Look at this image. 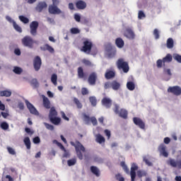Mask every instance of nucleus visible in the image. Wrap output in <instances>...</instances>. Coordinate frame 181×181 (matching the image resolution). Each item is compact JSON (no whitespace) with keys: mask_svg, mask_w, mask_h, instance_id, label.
Wrapping results in <instances>:
<instances>
[{"mask_svg":"<svg viewBox=\"0 0 181 181\" xmlns=\"http://www.w3.org/2000/svg\"><path fill=\"white\" fill-rule=\"evenodd\" d=\"M7 151L10 155H16V151L12 147H7Z\"/></svg>","mask_w":181,"mask_h":181,"instance_id":"obj_51","label":"nucleus"},{"mask_svg":"<svg viewBox=\"0 0 181 181\" xmlns=\"http://www.w3.org/2000/svg\"><path fill=\"white\" fill-rule=\"evenodd\" d=\"M105 49L108 57H110V58L114 57V56H115L117 53V50H115L114 47H112V45H111V43L106 44L105 45Z\"/></svg>","mask_w":181,"mask_h":181,"instance_id":"obj_6","label":"nucleus"},{"mask_svg":"<svg viewBox=\"0 0 181 181\" xmlns=\"http://www.w3.org/2000/svg\"><path fill=\"white\" fill-rule=\"evenodd\" d=\"M111 87V82H105L104 84V88L107 90V88H110Z\"/></svg>","mask_w":181,"mask_h":181,"instance_id":"obj_58","label":"nucleus"},{"mask_svg":"<svg viewBox=\"0 0 181 181\" xmlns=\"http://www.w3.org/2000/svg\"><path fill=\"white\" fill-rule=\"evenodd\" d=\"M70 32L71 35H78V33H80V30L77 28H71Z\"/></svg>","mask_w":181,"mask_h":181,"instance_id":"obj_47","label":"nucleus"},{"mask_svg":"<svg viewBox=\"0 0 181 181\" xmlns=\"http://www.w3.org/2000/svg\"><path fill=\"white\" fill-rule=\"evenodd\" d=\"M12 92L11 90H1L0 97H11Z\"/></svg>","mask_w":181,"mask_h":181,"instance_id":"obj_32","label":"nucleus"},{"mask_svg":"<svg viewBox=\"0 0 181 181\" xmlns=\"http://www.w3.org/2000/svg\"><path fill=\"white\" fill-rule=\"evenodd\" d=\"M77 163V160L76 158H71L67 160L68 166H74Z\"/></svg>","mask_w":181,"mask_h":181,"instance_id":"obj_42","label":"nucleus"},{"mask_svg":"<svg viewBox=\"0 0 181 181\" xmlns=\"http://www.w3.org/2000/svg\"><path fill=\"white\" fill-rule=\"evenodd\" d=\"M77 73L78 78H84V77H86V73H84L83 67L79 66L77 69Z\"/></svg>","mask_w":181,"mask_h":181,"instance_id":"obj_29","label":"nucleus"},{"mask_svg":"<svg viewBox=\"0 0 181 181\" xmlns=\"http://www.w3.org/2000/svg\"><path fill=\"white\" fill-rule=\"evenodd\" d=\"M95 141L98 144H105V138L100 134H96Z\"/></svg>","mask_w":181,"mask_h":181,"instance_id":"obj_28","label":"nucleus"},{"mask_svg":"<svg viewBox=\"0 0 181 181\" xmlns=\"http://www.w3.org/2000/svg\"><path fill=\"white\" fill-rule=\"evenodd\" d=\"M174 42L173 38H168L167 40V47L168 49H173Z\"/></svg>","mask_w":181,"mask_h":181,"instance_id":"obj_35","label":"nucleus"},{"mask_svg":"<svg viewBox=\"0 0 181 181\" xmlns=\"http://www.w3.org/2000/svg\"><path fill=\"white\" fill-rule=\"evenodd\" d=\"M74 103L76 104L77 108H78L79 110H81V108H83V104H81V102H80V100L77 98H74Z\"/></svg>","mask_w":181,"mask_h":181,"instance_id":"obj_37","label":"nucleus"},{"mask_svg":"<svg viewBox=\"0 0 181 181\" xmlns=\"http://www.w3.org/2000/svg\"><path fill=\"white\" fill-rule=\"evenodd\" d=\"M158 151L160 155H162V156H164V158H168V156H169V153H168V151H166V146L165 144H160V146H158Z\"/></svg>","mask_w":181,"mask_h":181,"instance_id":"obj_17","label":"nucleus"},{"mask_svg":"<svg viewBox=\"0 0 181 181\" xmlns=\"http://www.w3.org/2000/svg\"><path fill=\"white\" fill-rule=\"evenodd\" d=\"M169 163L173 168H177V161L176 162L175 159L170 158L169 160Z\"/></svg>","mask_w":181,"mask_h":181,"instance_id":"obj_45","label":"nucleus"},{"mask_svg":"<svg viewBox=\"0 0 181 181\" xmlns=\"http://www.w3.org/2000/svg\"><path fill=\"white\" fill-rule=\"evenodd\" d=\"M61 114L63 119H65V121H70V119L66 116V113H64V112H62Z\"/></svg>","mask_w":181,"mask_h":181,"instance_id":"obj_59","label":"nucleus"},{"mask_svg":"<svg viewBox=\"0 0 181 181\" xmlns=\"http://www.w3.org/2000/svg\"><path fill=\"white\" fill-rule=\"evenodd\" d=\"M18 107L19 108V110H23L25 108V105L23 104V103L21 102L18 103Z\"/></svg>","mask_w":181,"mask_h":181,"instance_id":"obj_64","label":"nucleus"},{"mask_svg":"<svg viewBox=\"0 0 181 181\" xmlns=\"http://www.w3.org/2000/svg\"><path fill=\"white\" fill-rule=\"evenodd\" d=\"M25 104L27 105L28 109L29 110L30 114H33V115H39V112L36 110V107L30 103L28 100H25Z\"/></svg>","mask_w":181,"mask_h":181,"instance_id":"obj_13","label":"nucleus"},{"mask_svg":"<svg viewBox=\"0 0 181 181\" xmlns=\"http://www.w3.org/2000/svg\"><path fill=\"white\" fill-rule=\"evenodd\" d=\"M51 81L54 86H57V74H53L51 76Z\"/></svg>","mask_w":181,"mask_h":181,"instance_id":"obj_41","label":"nucleus"},{"mask_svg":"<svg viewBox=\"0 0 181 181\" xmlns=\"http://www.w3.org/2000/svg\"><path fill=\"white\" fill-rule=\"evenodd\" d=\"M82 63L83 64H85V66H88V67H91V66H93V63H91V61L86 59H82Z\"/></svg>","mask_w":181,"mask_h":181,"instance_id":"obj_43","label":"nucleus"},{"mask_svg":"<svg viewBox=\"0 0 181 181\" xmlns=\"http://www.w3.org/2000/svg\"><path fill=\"white\" fill-rule=\"evenodd\" d=\"M47 8V4L45 1L39 2L37 6L35 7L37 12H42L44 9H46Z\"/></svg>","mask_w":181,"mask_h":181,"instance_id":"obj_19","label":"nucleus"},{"mask_svg":"<svg viewBox=\"0 0 181 181\" xmlns=\"http://www.w3.org/2000/svg\"><path fill=\"white\" fill-rule=\"evenodd\" d=\"M76 6L77 9H86L87 8V4L84 1L79 0L76 2Z\"/></svg>","mask_w":181,"mask_h":181,"instance_id":"obj_22","label":"nucleus"},{"mask_svg":"<svg viewBox=\"0 0 181 181\" xmlns=\"http://www.w3.org/2000/svg\"><path fill=\"white\" fill-rule=\"evenodd\" d=\"M111 88L112 90H115V91H117L121 88V83L117 81H113L111 82Z\"/></svg>","mask_w":181,"mask_h":181,"instance_id":"obj_27","label":"nucleus"},{"mask_svg":"<svg viewBox=\"0 0 181 181\" xmlns=\"http://www.w3.org/2000/svg\"><path fill=\"white\" fill-rule=\"evenodd\" d=\"M153 35H154L155 39H156V40L159 39V37H160L159 30H158L157 28L154 29Z\"/></svg>","mask_w":181,"mask_h":181,"instance_id":"obj_50","label":"nucleus"},{"mask_svg":"<svg viewBox=\"0 0 181 181\" xmlns=\"http://www.w3.org/2000/svg\"><path fill=\"white\" fill-rule=\"evenodd\" d=\"M117 69L119 70H123L124 73H128L129 71V65L128 62L124 61V59L120 58L117 62Z\"/></svg>","mask_w":181,"mask_h":181,"instance_id":"obj_4","label":"nucleus"},{"mask_svg":"<svg viewBox=\"0 0 181 181\" xmlns=\"http://www.w3.org/2000/svg\"><path fill=\"white\" fill-rule=\"evenodd\" d=\"M173 59L176 60L178 63H181V55L179 54H174Z\"/></svg>","mask_w":181,"mask_h":181,"instance_id":"obj_49","label":"nucleus"},{"mask_svg":"<svg viewBox=\"0 0 181 181\" xmlns=\"http://www.w3.org/2000/svg\"><path fill=\"white\" fill-rule=\"evenodd\" d=\"M145 17H146L145 13H144V11H139L138 14L139 19H142V18H145Z\"/></svg>","mask_w":181,"mask_h":181,"instance_id":"obj_54","label":"nucleus"},{"mask_svg":"<svg viewBox=\"0 0 181 181\" xmlns=\"http://www.w3.org/2000/svg\"><path fill=\"white\" fill-rule=\"evenodd\" d=\"M18 18L21 21V22H23V23L26 24L29 22V18L23 16H19Z\"/></svg>","mask_w":181,"mask_h":181,"instance_id":"obj_44","label":"nucleus"},{"mask_svg":"<svg viewBox=\"0 0 181 181\" xmlns=\"http://www.w3.org/2000/svg\"><path fill=\"white\" fill-rule=\"evenodd\" d=\"M97 78L98 76H97V73L92 72L88 78V81L90 86H95V83L97 82Z\"/></svg>","mask_w":181,"mask_h":181,"instance_id":"obj_14","label":"nucleus"},{"mask_svg":"<svg viewBox=\"0 0 181 181\" xmlns=\"http://www.w3.org/2000/svg\"><path fill=\"white\" fill-rule=\"evenodd\" d=\"M133 122L134 125L139 127L140 129H145V122L139 117H133Z\"/></svg>","mask_w":181,"mask_h":181,"instance_id":"obj_9","label":"nucleus"},{"mask_svg":"<svg viewBox=\"0 0 181 181\" xmlns=\"http://www.w3.org/2000/svg\"><path fill=\"white\" fill-rule=\"evenodd\" d=\"M89 101L93 107L97 105V98H95V96L89 97Z\"/></svg>","mask_w":181,"mask_h":181,"instance_id":"obj_36","label":"nucleus"},{"mask_svg":"<svg viewBox=\"0 0 181 181\" xmlns=\"http://www.w3.org/2000/svg\"><path fill=\"white\" fill-rule=\"evenodd\" d=\"M22 44L25 47H29V49H33V46L35 43H36V41L33 40V38L29 35H25L22 40H21Z\"/></svg>","mask_w":181,"mask_h":181,"instance_id":"obj_5","label":"nucleus"},{"mask_svg":"<svg viewBox=\"0 0 181 181\" xmlns=\"http://www.w3.org/2000/svg\"><path fill=\"white\" fill-rule=\"evenodd\" d=\"M39 28V23L37 21H33L30 24V35L36 36L37 35V28Z\"/></svg>","mask_w":181,"mask_h":181,"instance_id":"obj_7","label":"nucleus"},{"mask_svg":"<svg viewBox=\"0 0 181 181\" xmlns=\"http://www.w3.org/2000/svg\"><path fill=\"white\" fill-rule=\"evenodd\" d=\"M33 141L34 144H40V138L39 136L35 137Z\"/></svg>","mask_w":181,"mask_h":181,"instance_id":"obj_60","label":"nucleus"},{"mask_svg":"<svg viewBox=\"0 0 181 181\" xmlns=\"http://www.w3.org/2000/svg\"><path fill=\"white\" fill-rule=\"evenodd\" d=\"M105 77L107 80L114 78V77H115V71L107 69L105 74Z\"/></svg>","mask_w":181,"mask_h":181,"instance_id":"obj_24","label":"nucleus"},{"mask_svg":"<svg viewBox=\"0 0 181 181\" xmlns=\"http://www.w3.org/2000/svg\"><path fill=\"white\" fill-rule=\"evenodd\" d=\"M49 13L52 15H60L62 10L57 8V6L50 5L48 8Z\"/></svg>","mask_w":181,"mask_h":181,"instance_id":"obj_16","label":"nucleus"},{"mask_svg":"<svg viewBox=\"0 0 181 181\" xmlns=\"http://www.w3.org/2000/svg\"><path fill=\"white\" fill-rule=\"evenodd\" d=\"M44 125H45V128H47V129H49V131H54V127L53 125L50 124L45 122Z\"/></svg>","mask_w":181,"mask_h":181,"instance_id":"obj_48","label":"nucleus"},{"mask_svg":"<svg viewBox=\"0 0 181 181\" xmlns=\"http://www.w3.org/2000/svg\"><path fill=\"white\" fill-rule=\"evenodd\" d=\"M127 87L129 91H134L135 90V83L132 81H129L127 83Z\"/></svg>","mask_w":181,"mask_h":181,"instance_id":"obj_34","label":"nucleus"},{"mask_svg":"<svg viewBox=\"0 0 181 181\" xmlns=\"http://www.w3.org/2000/svg\"><path fill=\"white\" fill-rule=\"evenodd\" d=\"M158 69H162V64H163V59H158L156 62Z\"/></svg>","mask_w":181,"mask_h":181,"instance_id":"obj_53","label":"nucleus"},{"mask_svg":"<svg viewBox=\"0 0 181 181\" xmlns=\"http://www.w3.org/2000/svg\"><path fill=\"white\" fill-rule=\"evenodd\" d=\"M13 26L16 32H18V33H22V28H21V26H19L16 21H13Z\"/></svg>","mask_w":181,"mask_h":181,"instance_id":"obj_38","label":"nucleus"},{"mask_svg":"<svg viewBox=\"0 0 181 181\" xmlns=\"http://www.w3.org/2000/svg\"><path fill=\"white\" fill-rule=\"evenodd\" d=\"M115 45L119 49H122L124 47V45H125V42H124V40L121 37H117L115 40Z\"/></svg>","mask_w":181,"mask_h":181,"instance_id":"obj_25","label":"nucleus"},{"mask_svg":"<svg viewBox=\"0 0 181 181\" xmlns=\"http://www.w3.org/2000/svg\"><path fill=\"white\" fill-rule=\"evenodd\" d=\"M83 121H85L86 124H90V122H92L93 126H95L98 124L95 117H90V116L87 115L86 114H83Z\"/></svg>","mask_w":181,"mask_h":181,"instance_id":"obj_8","label":"nucleus"},{"mask_svg":"<svg viewBox=\"0 0 181 181\" xmlns=\"http://www.w3.org/2000/svg\"><path fill=\"white\" fill-rule=\"evenodd\" d=\"M13 72L16 74H21V73H22V69L20 67L15 66L13 69Z\"/></svg>","mask_w":181,"mask_h":181,"instance_id":"obj_52","label":"nucleus"},{"mask_svg":"<svg viewBox=\"0 0 181 181\" xmlns=\"http://www.w3.org/2000/svg\"><path fill=\"white\" fill-rule=\"evenodd\" d=\"M120 166H122V168H123V170L126 173L129 174V168H128V166H127V164H125V162L122 161L120 163Z\"/></svg>","mask_w":181,"mask_h":181,"instance_id":"obj_40","label":"nucleus"},{"mask_svg":"<svg viewBox=\"0 0 181 181\" xmlns=\"http://www.w3.org/2000/svg\"><path fill=\"white\" fill-rule=\"evenodd\" d=\"M114 106L115 107L113 108V111L116 115H119V117L124 119H127V118H128V111H127V110H119V105L117 103L114 104Z\"/></svg>","mask_w":181,"mask_h":181,"instance_id":"obj_2","label":"nucleus"},{"mask_svg":"<svg viewBox=\"0 0 181 181\" xmlns=\"http://www.w3.org/2000/svg\"><path fill=\"white\" fill-rule=\"evenodd\" d=\"M138 169V165L136 163H132L130 176L132 181H135V177H136V170Z\"/></svg>","mask_w":181,"mask_h":181,"instance_id":"obj_12","label":"nucleus"},{"mask_svg":"<svg viewBox=\"0 0 181 181\" xmlns=\"http://www.w3.org/2000/svg\"><path fill=\"white\" fill-rule=\"evenodd\" d=\"M124 36L127 37V39H135V33H134V31H132L131 28L126 29Z\"/></svg>","mask_w":181,"mask_h":181,"instance_id":"obj_20","label":"nucleus"},{"mask_svg":"<svg viewBox=\"0 0 181 181\" xmlns=\"http://www.w3.org/2000/svg\"><path fill=\"white\" fill-rule=\"evenodd\" d=\"M104 133L105 134L106 136L107 137V139H110L111 138V131L108 129H105L104 131Z\"/></svg>","mask_w":181,"mask_h":181,"instance_id":"obj_56","label":"nucleus"},{"mask_svg":"<svg viewBox=\"0 0 181 181\" xmlns=\"http://www.w3.org/2000/svg\"><path fill=\"white\" fill-rule=\"evenodd\" d=\"M90 172L93 173V175H95L96 177H100L101 175V171H100V169H98L97 166H94V165L90 166Z\"/></svg>","mask_w":181,"mask_h":181,"instance_id":"obj_23","label":"nucleus"},{"mask_svg":"<svg viewBox=\"0 0 181 181\" xmlns=\"http://www.w3.org/2000/svg\"><path fill=\"white\" fill-rule=\"evenodd\" d=\"M42 97L43 107L47 110H50V108H52V104L50 103V100H49V98H47V97H45V95H42Z\"/></svg>","mask_w":181,"mask_h":181,"instance_id":"obj_18","label":"nucleus"},{"mask_svg":"<svg viewBox=\"0 0 181 181\" xmlns=\"http://www.w3.org/2000/svg\"><path fill=\"white\" fill-rule=\"evenodd\" d=\"M74 19L76 22H80V21H81V17L78 14H75Z\"/></svg>","mask_w":181,"mask_h":181,"instance_id":"obj_61","label":"nucleus"},{"mask_svg":"<svg viewBox=\"0 0 181 181\" xmlns=\"http://www.w3.org/2000/svg\"><path fill=\"white\" fill-rule=\"evenodd\" d=\"M31 86H33L34 88H37V87H39V82H37V79H33L31 81Z\"/></svg>","mask_w":181,"mask_h":181,"instance_id":"obj_46","label":"nucleus"},{"mask_svg":"<svg viewBox=\"0 0 181 181\" xmlns=\"http://www.w3.org/2000/svg\"><path fill=\"white\" fill-rule=\"evenodd\" d=\"M145 175L146 173L141 170L137 171V175L139 177H142V176H145Z\"/></svg>","mask_w":181,"mask_h":181,"instance_id":"obj_63","label":"nucleus"},{"mask_svg":"<svg viewBox=\"0 0 181 181\" xmlns=\"http://www.w3.org/2000/svg\"><path fill=\"white\" fill-rule=\"evenodd\" d=\"M0 128H1V129H4V131H6V129H9V124L6 122H2L0 124Z\"/></svg>","mask_w":181,"mask_h":181,"instance_id":"obj_39","label":"nucleus"},{"mask_svg":"<svg viewBox=\"0 0 181 181\" xmlns=\"http://www.w3.org/2000/svg\"><path fill=\"white\" fill-rule=\"evenodd\" d=\"M101 104L103 107H105V108H111V106L112 105V100L110 98L105 97L102 99Z\"/></svg>","mask_w":181,"mask_h":181,"instance_id":"obj_15","label":"nucleus"},{"mask_svg":"<svg viewBox=\"0 0 181 181\" xmlns=\"http://www.w3.org/2000/svg\"><path fill=\"white\" fill-rule=\"evenodd\" d=\"M64 152L63 155L64 158H70V152L66 151V149L65 151H64Z\"/></svg>","mask_w":181,"mask_h":181,"instance_id":"obj_62","label":"nucleus"},{"mask_svg":"<svg viewBox=\"0 0 181 181\" xmlns=\"http://www.w3.org/2000/svg\"><path fill=\"white\" fill-rule=\"evenodd\" d=\"M83 46L81 48V52L90 54L91 53V49H93V42L88 39H85L83 42Z\"/></svg>","mask_w":181,"mask_h":181,"instance_id":"obj_3","label":"nucleus"},{"mask_svg":"<svg viewBox=\"0 0 181 181\" xmlns=\"http://www.w3.org/2000/svg\"><path fill=\"white\" fill-rule=\"evenodd\" d=\"M50 122H52V124H53L54 125H59L60 124V122H62V119L60 117H52L51 119H49Z\"/></svg>","mask_w":181,"mask_h":181,"instance_id":"obj_30","label":"nucleus"},{"mask_svg":"<svg viewBox=\"0 0 181 181\" xmlns=\"http://www.w3.org/2000/svg\"><path fill=\"white\" fill-rule=\"evenodd\" d=\"M33 66L35 71L40 70V67H42V59H40V57L37 56L34 58Z\"/></svg>","mask_w":181,"mask_h":181,"instance_id":"obj_10","label":"nucleus"},{"mask_svg":"<svg viewBox=\"0 0 181 181\" xmlns=\"http://www.w3.org/2000/svg\"><path fill=\"white\" fill-rule=\"evenodd\" d=\"M116 179L119 181H125V178L124 177L121 176V174L116 175Z\"/></svg>","mask_w":181,"mask_h":181,"instance_id":"obj_57","label":"nucleus"},{"mask_svg":"<svg viewBox=\"0 0 181 181\" xmlns=\"http://www.w3.org/2000/svg\"><path fill=\"white\" fill-rule=\"evenodd\" d=\"M70 144L71 145V146H74L78 159L82 160L83 153L86 152V148L84 147V146H83V144H81V142L77 140L75 142L70 141Z\"/></svg>","mask_w":181,"mask_h":181,"instance_id":"obj_1","label":"nucleus"},{"mask_svg":"<svg viewBox=\"0 0 181 181\" xmlns=\"http://www.w3.org/2000/svg\"><path fill=\"white\" fill-rule=\"evenodd\" d=\"M49 109V119H50L57 117V110H56V108L54 107H52Z\"/></svg>","mask_w":181,"mask_h":181,"instance_id":"obj_26","label":"nucleus"},{"mask_svg":"<svg viewBox=\"0 0 181 181\" xmlns=\"http://www.w3.org/2000/svg\"><path fill=\"white\" fill-rule=\"evenodd\" d=\"M40 50L42 52H46V50H47L49 53H54V48L48 44H45L44 46L40 47Z\"/></svg>","mask_w":181,"mask_h":181,"instance_id":"obj_21","label":"nucleus"},{"mask_svg":"<svg viewBox=\"0 0 181 181\" xmlns=\"http://www.w3.org/2000/svg\"><path fill=\"white\" fill-rule=\"evenodd\" d=\"M168 93H171L174 95H180L181 94V88L180 86H170L168 89Z\"/></svg>","mask_w":181,"mask_h":181,"instance_id":"obj_11","label":"nucleus"},{"mask_svg":"<svg viewBox=\"0 0 181 181\" xmlns=\"http://www.w3.org/2000/svg\"><path fill=\"white\" fill-rule=\"evenodd\" d=\"M81 94L82 95H87L88 94V89L87 88H82Z\"/></svg>","mask_w":181,"mask_h":181,"instance_id":"obj_55","label":"nucleus"},{"mask_svg":"<svg viewBox=\"0 0 181 181\" xmlns=\"http://www.w3.org/2000/svg\"><path fill=\"white\" fill-rule=\"evenodd\" d=\"M24 144L26 146V148L30 150L31 148V143H30V139L29 137H25L23 139Z\"/></svg>","mask_w":181,"mask_h":181,"instance_id":"obj_33","label":"nucleus"},{"mask_svg":"<svg viewBox=\"0 0 181 181\" xmlns=\"http://www.w3.org/2000/svg\"><path fill=\"white\" fill-rule=\"evenodd\" d=\"M173 60V58L170 54H168L164 58H163V64H165V63H170Z\"/></svg>","mask_w":181,"mask_h":181,"instance_id":"obj_31","label":"nucleus"}]
</instances>
